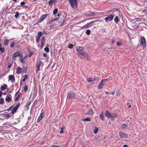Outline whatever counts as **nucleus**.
Masks as SVG:
<instances>
[{
  "label": "nucleus",
  "mask_w": 147,
  "mask_h": 147,
  "mask_svg": "<svg viewBox=\"0 0 147 147\" xmlns=\"http://www.w3.org/2000/svg\"><path fill=\"white\" fill-rule=\"evenodd\" d=\"M75 94L74 92L70 91L68 92L67 96V98L68 99H73L75 98Z\"/></svg>",
  "instance_id": "1"
},
{
  "label": "nucleus",
  "mask_w": 147,
  "mask_h": 147,
  "mask_svg": "<svg viewBox=\"0 0 147 147\" xmlns=\"http://www.w3.org/2000/svg\"><path fill=\"white\" fill-rule=\"evenodd\" d=\"M48 15L49 14H45L42 15L40 17V19L37 21V23H39L42 22L47 18Z\"/></svg>",
  "instance_id": "2"
},
{
  "label": "nucleus",
  "mask_w": 147,
  "mask_h": 147,
  "mask_svg": "<svg viewBox=\"0 0 147 147\" xmlns=\"http://www.w3.org/2000/svg\"><path fill=\"white\" fill-rule=\"evenodd\" d=\"M69 2L71 7L74 8V5H77V0H68Z\"/></svg>",
  "instance_id": "3"
},
{
  "label": "nucleus",
  "mask_w": 147,
  "mask_h": 147,
  "mask_svg": "<svg viewBox=\"0 0 147 147\" xmlns=\"http://www.w3.org/2000/svg\"><path fill=\"white\" fill-rule=\"evenodd\" d=\"M114 16L112 15H108V16L105 18V20L106 22L108 21H111L113 19Z\"/></svg>",
  "instance_id": "4"
},
{
  "label": "nucleus",
  "mask_w": 147,
  "mask_h": 147,
  "mask_svg": "<svg viewBox=\"0 0 147 147\" xmlns=\"http://www.w3.org/2000/svg\"><path fill=\"white\" fill-rule=\"evenodd\" d=\"M141 43L143 46L144 48L146 47V40L144 36L141 37Z\"/></svg>",
  "instance_id": "5"
},
{
  "label": "nucleus",
  "mask_w": 147,
  "mask_h": 147,
  "mask_svg": "<svg viewBox=\"0 0 147 147\" xmlns=\"http://www.w3.org/2000/svg\"><path fill=\"white\" fill-rule=\"evenodd\" d=\"M21 55V54H20V52L19 51H17L14 53L13 55L12 59L13 60L15 61L16 60V57L18 56H19L20 57V55Z\"/></svg>",
  "instance_id": "6"
},
{
  "label": "nucleus",
  "mask_w": 147,
  "mask_h": 147,
  "mask_svg": "<svg viewBox=\"0 0 147 147\" xmlns=\"http://www.w3.org/2000/svg\"><path fill=\"white\" fill-rule=\"evenodd\" d=\"M44 113L43 110H42L41 111V112L40 113V116L38 119L37 122L38 123L40 122V121L44 117Z\"/></svg>",
  "instance_id": "7"
},
{
  "label": "nucleus",
  "mask_w": 147,
  "mask_h": 147,
  "mask_svg": "<svg viewBox=\"0 0 147 147\" xmlns=\"http://www.w3.org/2000/svg\"><path fill=\"white\" fill-rule=\"evenodd\" d=\"M20 103H18L17 105L13 107V109L11 110V113L12 114L14 113L16 111L19 107L20 106Z\"/></svg>",
  "instance_id": "8"
},
{
  "label": "nucleus",
  "mask_w": 147,
  "mask_h": 147,
  "mask_svg": "<svg viewBox=\"0 0 147 147\" xmlns=\"http://www.w3.org/2000/svg\"><path fill=\"white\" fill-rule=\"evenodd\" d=\"M107 79H104L102 80L100 83L99 84L98 86V88L99 89H101L103 88V84H102V83H104V81H107Z\"/></svg>",
  "instance_id": "9"
},
{
  "label": "nucleus",
  "mask_w": 147,
  "mask_h": 147,
  "mask_svg": "<svg viewBox=\"0 0 147 147\" xmlns=\"http://www.w3.org/2000/svg\"><path fill=\"white\" fill-rule=\"evenodd\" d=\"M41 45L40 46L41 48L42 49L45 43V37H42L41 40Z\"/></svg>",
  "instance_id": "10"
},
{
  "label": "nucleus",
  "mask_w": 147,
  "mask_h": 147,
  "mask_svg": "<svg viewBox=\"0 0 147 147\" xmlns=\"http://www.w3.org/2000/svg\"><path fill=\"white\" fill-rule=\"evenodd\" d=\"M99 80V78L97 77L94 78H87V81L88 82H91L94 81L96 80Z\"/></svg>",
  "instance_id": "11"
},
{
  "label": "nucleus",
  "mask_w": 147,
  "mask_h": 147,
  "mask_svg": "<svg viewBox=\"0 0 147 147\" xmlns=\"http://www.w3.org/2000/svg\"><path fill=\"white\" fill-rule=\"evenodd\" d=\"M95 15L96 13L95 12H91V11H90L89 12L85 14V15L88 16H94Z\"/></svg>",
  "instance_id": "12"
},
{
  "label": "nucleus",
  "mask_w": 147,
  "mask_h": 147,
  "mask_svg": "<svg viewBox=\"0 0 147 147\" xmlns=\"http://www.w3.org/2000/svg\"><path fill=\"white\" fill-rule=\"evenodd\" d=\"M119 135L121 138L127 137V134L123 132H120L119 133Z\"/></svg>",
  "instance_id": "13"
},
{
  "label": "nucleus",
  "mask_w": 147,
  "mask_h": 147,
  "mask_svg": "<svg viewBox=\"0 0 147 147\" xmlns=\"http://www.w3.org/2000/svg\"><path fill=\"white\" fill-rule=\"evenodd\" d=\"M94 113L93 110L92 108H90L88 111V112L86 113L85 114L87 115L88 114L93 115Z\"/></svg>",
  "instance_id": "14"
},
{
  "label": "nucleus",
  "mask_w": 147,
  "mask_h": 147,
  "mask_svg": "<svg viewBox=\"0 0 147 147\" xmlns=\"http://www.w3.org/2000/svg\"><path fill=\"white\" fill-rule=\"evenodd\" d=\"M20 58L19 59V61L22 63H25V61L24 60V59L23 57V55H20Z\"/></svg>",
  "instance_id": "15"
},
{
  "label": "nucleus",
  "mask_w": 147,
  "mask_h": 147,
  "mask_svg": "<svg viewBox=\"0 0 147 147\" xmlns=\"http://www.w3.org/2000/svg\"><path fill=\"white\" fill-rule=\"evenodd\" d=\"M22 71L21 68L20 67H18L16 69V73L18 74H20L22 72Z\"/></svg>",
  "instance_id": "16"
},
{
  "label": "nucleus",
  "mask_w": 147,
  "mask_h": 147,
  "mask_svg": "<svg viewBox=\"0 0 147 147\" xmlns=\"http://www.w3.org/2000/svg\"><path fill=\"white\" fill-rule=\"evenodd\" d=\"M117 117V116L116 114L115 113H111V115H110L109 118V119H113L116 118Z\"/></svg>",
  "instance_id": "17"
},
{
  "label": "nucleus",
  "mask_w": 147,
  "mask_h": 147,
  "mask_svg": "<svg viewBox=\"0 0 147 147\" xmlns=\"http://www.w3.org/2000/svg\"><path fill=\"white\" fill-rule=\"evenodd\" d=\"M83 57L84 58L87 60H89L90 59V58L89 57L88 55L86 53H85Z\"/></svg>",
  "instance_id": "18"
},
{
  "label": "nucleus",
  "mask_w": 147,
  "mask_h": 147,
  "mask_svg": "<svg viewBox=\"0 0 147 147\" xmlns=\"http://www.w3.org/2000/svg\"><path fill=\"white\" fill-rule=\"evenodd\" d=\"M9 79L10 80L14 81L15 80V78L13 75H10L9 76Z\"/></svg>",
  "instance_id": "19"
},
{
  "label": "nucleus",
  "mask_w": 147,
  "mask_h": 147,
  "mask_svg": "<svg viewBox=\"0 0 147 147\" xmlns=\"http://www.w3.org/2000/svg\"><path fill=\"white\" fill-rule=\"evenodd\" d=\"M56 1V0H50L49 1V5L51 6L53 3H55Z\"/></svg>",
  "instance_id": "20"
},
{
  "label": "nucleus",
  "mask_w": 147,
  "mask_h": 147,
  "mask_svg": "<svg viewBox=\"0 0 147 147\" xmlns=\"http://www.w3.org/2000/svg\"><path fill=\"white\" fill-rule=\"evenodd\" d=\"M7 40L6 39H5L3 41V44L4 45L7 46L8 45L9 43V41L10 40Z\"/></svg>",
  "instance_id": "21"
},
{
  "label": "nucleus",
  "mask_w": 147,
  "mask_h": 147,
  "mask_svg": "<svg viewBox=\"0 0 147 147\" xmlns=\"http://www.w3.org/2000/svg\"><path fill=\"white\" fill-rule=\"evenodd\" d=\"M7 87V86L6 84H4L3 86H1V89L2 90H3L6 89Z\"/></svg>",
  "instance_id": "22"
},
{
  "label": "nucleus",
  "mask_w": 147,
  "mask_h": 147,
  "mask_svg": "<svg viewBox=\"0 0 147 147\" xmlns=\"http://www.w3.org/2000/svg\"><path fill=\"white\" fill-rule=\"evenodd\" d=\"M83 49V48L82 47L79 46L76 49V50L80 52V51H82Z\"/></svg>",
  "instance_id": "23"
},
{
  "label": "nucleus",
  "mask_w": 147,
  "mask_h": 147,
  "mask_svg": "<svg viewBox=\"0 0 147 147\" xmlns=\"http://www.w3.org/2000/svg\"><path fill=\"white\" fill-rule=\"evenodd\" d=\"M100 119L102 121L104 120V114L103 112H102L100 115Z\"/></svg>",
  "instance_id": "24"
},
{
  "label": "nucleus",
  "mask_w": 147,
  "mask_h": 147,
  "mask_svg": "<svg viewBox=\"0 0 147 147\" xmlns=\"http://www.w3.org/2000/svg\"><path fill=\"white\" fill-rule=\"evenodd\" d=\"M86 53V52L84 51H80V52H78V54L79 55L84 56Z\"/></svg>",
  "instance_id": "25"
},
{
  "label": "nucleus",
  "mask_w": 147,
  "mask_h": 147,
  "mask_svg": "<svg viewBox=\"0 0 147 147\" xmlns=\"http://www.w3.org/2000/svg\"><path fill=\"white\" fill-rule=\"evenodd\" d=\"M111 113H110L108 111H106L105 113V115L109 118V117L111 115Z\"/></svg>",
  "instance_id": "26"
},
{
  "label": "nucleus",
  "mask_w": 147,
  "mask_h": 147,
  "mask_svg": "<svg viewBox=\"0 0 147 147\" xmlns=\"http://www.w3.org/2000/svg\"><path fill=\"white\" fill-rule=\"evenodd\" d=\"M41 64L42 61L41 60L39 61L36 65V66H38L40 67V66L41 65Z\"/></svg>",
  "instance_id": "27"
},
{
  "label": "nucleus",
  "mask_w": 147,
  "mask_h": 147,
  "mask_svg": "<svg viewBox=\"0 0 147 147\" xmlns=\"http://www.w3.org/2000/svg\"><path fill=\"white\" fill-rule=\"evenodd\" d=\"M23 78L22 79V81L24 82H25V80L27 79L28 76L27 75H25L23 76Z\"/></svg>",
  "instance_id": "28"
},
{
  "label": "nucleus",
  "mask_w": 147,
  "mask_h": 147,
  "mask_svg": "<svg viewBox=\"0 0 147 147\" xmlns=\"http://www.w3.org/2000/svg\"><path fill=\"white\" fill-rule=\"evenodd\" d=\"M102 21H103L102 20H95L92 21H91L89 23L90 24H92L93 23H94L95 22H96L97 21L102 22Z\"/></svg>",
  "instance_id": "29"
},
{
  "label": "nucleus",
  "mask_w": 147,
  "mask_h": 147,
  "mask_svg": "<svg viewBox=\"0 0 147 147\" xmlns=\"http://www.w3.org/2000/svg\"><path fill=\"white\" fill-rule=\"evenodd\" d=\"M114 20L115 23L117 24L119 21L118 17L117 16L115 17L114 19Z\"/></svg>",
  "instance_id": "30"
},
{
  "label": "nucleus",
  "mask_w": 147,
  "mask_h": 147,
  "mask_svg": "<svg viewBox=\"0 0 147 147\" xmlns=\"http://www.w3.org/2000/svg\"><path fill=\"white\" fill-rule=\"evenodd\" d=\"M98 131V129L97 127H95L94 130V132L95 134H96Z\"/></svg>",
  "instance_id": "31"
},
{
  "label": "nucleus",
  "mask_w": 147,
  "mask_h": 147,
  "mask_svg": "<svg viewBox=\"0 0 147 147\" xmlns=\"http://www.w3.org/2000/svg\"><path fill=\"white\" fill-rule=\"evenodd\" d=\"M11 100V98L10 97L8 96H7V98L5 99V100L8 102H10Z\"/></svg>",
  "instance_id": "32"
},
{
  "label": "nucleus",
  "mask_w": 147,
  "mask_h": 147,
  "mask_svg": "<svg viewBox=\"0 0 147 147\" xmlns=\"http://www.w3.org/2000/svg\"><path fill=\"white\" fill-rule=\"evenodd\" d=\"M91 120L90 118L89 117L87 118L82 119V120L84 121H91Z\"/></svg>",
  "instance_id": "33"
},
{
  "label": "nucleus",
  "mask_w": 147,
  "mask_h": 147,
  "mask_svg": "<svg viewBox=\"0 0 147 147\" xmlns=\"http://www.w3.org/2000/svg\"><path fill=\"white\" fill-rule=\"evenodd\" d=\"M4 102V100L3 98H0V104H3Z\"/></svg>",
  "instance_id": "34"
},
{
  "label": "nucleus",
  "mask_w": 147,
  "mask_h": 147,
  "mask_svg": "<svg viewBox=\"0 0 147 147\" xmlns=\"http://www.w3.org/2000/svg\"><path fill=\"white\" fill-rule=\"evenodd\" d=\"M58 11V9H54L53 11V13L54 15H55L57 13V11Z\"/></svg>",
  "instance_id": "35"
},
{
  "label": "nucleus",
  "mask_w": 147,
  "mask_h": 147,
  "mask_svg": "<svg viewBox=\"0 0 147 147\" xmlns=\"http://www.w3.org/2000/svg\"><path fill=\"white\" fill-rule=\"evenodd\" d=\"M90 25L89 23H88L86 24L84 26L82 27V28H87Z\"/></svg>",
  "instance_id": "36"
},
{
  "label": "nucleus",
  "mask_w": 147,
  "mask_h": 147,
  "mask_svg": "<svg viewBox=\"0 0 147 147\" xmlns=\"http://www.w3.org/2000/svg\"><path fill=\"white\" fill-rule=\"evenodd\" d=\"M86 32L87 34L89 35L90 34L91 31L89 30H88L86 31Z\"/></svg>",
  "instance_id": "37"
},
{
  "label": "nucleus",
  "mask_w": 147,
  "mask_h": 147,
  "mask_svg": "<svg viewBox=\"0 0 147 147\" xmlns=\"http://www.w3.org/2000/svg\"><path fill=\"white\" fill-rule=\"evenodd\" d=\"M42 35V32H39L38 33V37L40 38Z\"/></svg>",
  "instance_id": "38"
},
{
  "label": "nucleus",
  "mask_w": 147,
  "mask_h": 147,
  "mask_svg": "<svg viewBox=\"0 0 147 147\" xmlns=\"http://www.w3.org/2000/svg\"><path fill=\"white\" fill-rule=\"evenodd\" d=\"M29 51L30 52V54L28 55V56L30 57L33 54L34 52L33 51H30L29 50Z\"/></svg>",
  "instance_id": "39"
},
{
  "label": "nucleus",
  "mask_w": 147,
  "mask_h": 147,
  "mask_svg": "<svg viewBox=\"0 0 147 147\" xmlns=\"http://www.w3.org/2000/svg\"><path fill=\"white\" fill-rule=\"evenodd\" d=\"M31 102L30 101H28L26 104V106L28 108L29 106L31 104Z\"/></svg>",
  "instance_id": "40"
},
{
  "label": "nucleus",
  "mask_w": 147,
  "mask_h": 147,
  "mask_svg": "<svg viewBox=\"0 0 147 147\" xmlns=\"http://www.w3.org/2000/svg\"><path fill=\"white\" fill-rule=\"evenodd\" d=\"M127 127V125L125 124H123L121 125L122 129H126Z\"/></svg>",
  "instance_id": "41"
},
{
  "label": "nucleus",
  "mask_w": 147,
  "mask_h": 147,
  "mask_svg": "<svg viewBox=\"0 0 147 147\" xmlns=\"http://www.w3.org/2000/svg\"><path fill=\"white\" fill-rule=\"evenodd\" d=\"M19 13L18 12H16V14L15 16V18H17L19 16Z\"/></svg>",
  "instance_id": "42"
},
{
  "label": "nucleus",
  "mask_w": 147,
  "mask_h": 147,
  "mask_svg": "<svg viewBox=\"0 0 147 147\" xmlns=\"http://www.w3.org/2000/svg\"><path fill=\"white\" fill-rule=\"evenodd\" d=\"M74 47V45L72 44H69L68 47V48H69L70 49H72Z\"/></svg>",
  "instance_id": "43"
},
{
  "label": "nucleus",
  "mask_w": 147,
  "mask_h": 147,
  "mask_svg": "<svg viewBox=\"0 0 147 147\" xmlns=\"http://www.w3.org/2000/svg\"><path fill=\"white\" fill-rule=\"evenodd\" d=\"M5 51V49L3 47L0 48V51L1 53Z\"/></svg>",
  "instance_id": "44"
},
{
  "label": "nucleus",
  "mask_w": 147,
  "mask_h": 147,
  "mask_svg": "<svg viewBox=\"0 0 147 147\" xmlns=\"http://www.w3.org/2000/svg\"><path fill=\"white\" fill-rule=\"evenodd\" d=\"M44 50L45 51H46L47 52H49V49L48 47H45L44 49Z\"/></svg>",
  "instance_id": "45"
},
{
  "label": "nucleus",
  "mask_w": 147,
  "mask_h": 147,
  "mask_svg": "<svg viewBox=\"0 0 147 147\" xmlns=\"http://www.w3.org/2000/svg\"><path fill=\"white\" fill-rule=\"evenodd\" d=\"M15 46V43L14 42H12L10 45V47L11 48H12Z\"/></svg>",
  "instance_id": "46"
},
{
  "label": "nucleus",
  "mask_w": 147,
  "mask_h": 147,
  "mask_svg": "<svg viewBox=\"0 0 147 147\" xmlns=\"http://www.w3.org/2000/svg\"><path fill=\"white\" fill-rule=\"evenodd\" d=\"M36 72L37 73L38 71H39L40 70V67L38 66H36Z\"/></svg>",
  "instance_id": "47"
},
{
  "label": "nucleus",
  "mask_w": 147,
  "mask_h": 147,
  "mask_svg": "<svg viewBox=\"0 0 147 147\" xmlns=\"http://www.w3.org/2000/svg\"><path fill=\"white\" fill-rule=\"evenodd\" d=\"M40 38L37 37V38L36 39V41L37 43H38L40 41Z\"/></svg>",
  "instance_id": "48"
},
{
  "label": "nucleus",
  "mask_w": 147,
  "mask_h": 147,
  "mask_svg": "<svg viewBox=\"0 0 147 147\" xmlns=\"http://www.w3.org/2000/svg\"><path fill=\"white\" fill-rule=\"evenodd\" d=\"M12 108H13V106H11L8 109H7V110L8 111H10L12 109Z\"/></svg>",
  "instance_id": "49"
},
{
  "label": "nucleus",
  "mask_w": 147,
  "mask_h": 147,
  "mask_svg": "<svg viewBox=\"0 0 147 147\" xmlns=\"http://www.w3.org/2000/svg\"><path fill=\"white\" fill-rule=\"evenodd\" d=\"M20 96V95H18L15 98V101H17Z\"/></svg>",
  "instance_id": "50"
},
{
  "label": "nucleus",
  "mask_w": 147,
  "mask_h": 147,
  "mask_svg": "<svg viewBox=\"0 0 147 147\" xmlns=\"http://www.w3.org/2000/svg\"><path fill=\"white\" fill-rule=\"evenodd\" d=\"M28 89V88L27 86H26L24 87V90L25 92Z\"/></svg>",
  "instance_id": "51"
},
{
  "label": "nucleus",
  "mask_w": 147,
  "mask_h": 147,
  "mask_svg": "<svg viewBox=\"0 0 147 147\" xmlns=\"http://www.w3.org/2000/svg\"><path fill=\"white\" fill-rule=\"evenodd\" d=\"M121 42H117V45L118 46H121Z\"/></svg>",
  "instance_id": "52"
},
{
  "label": "nucleus",
  "mask_w": 147,
  "mask_h": 147,
  "mask_svg": "<svg viewBox=\"0 0 147 147\" xmlns=\"http://www.w3.org/2000/svg\"><path fill=\"white\" fill-rule=\"evenodd\" d=\"M25 3L24 1H22L21 2L20 4L22 6H23L25 5Z\"/></svg>",
  "instance_id": "53"
},
{
  "label": "nucleus",
  "mask_w": 147,
  "mask_h": 147,
  "mask_svg": "<svg viewBox=\"0 0 147 147\" xmlns=\"http://www.w3.org/2000/svg\"><path fill=\"white\" fill-rule=\"evenodd\" d=\"M5 117H9V114H5L4 115Z\"/></svg>",
  "instance_id": "54"
},
{
  "label": "nucleus",
  "mask_w": 147,
  "mask_h": 147,
  "mask_svg": "<svg viewBox=\"0 0 147 147\" xmlns=\"http://www.w3.org/2000/svg\"><path fill=\"white\" fill-rule=\"evenodd\" d=\"M50 147H61V146H56L55 145H52Z\"/></svg>",
  "instance_id": "55"
},
{
  "label": "nucleus",
  "mask_w": 147,
  "mask_h": 147,
  "mask_svg": "<svg viewBox=\"0 0 147 147\" xmlns=\"http://www.w3.org/2000/svg\"><path fill=\"white\" fill-rule=\"evenodd\" d=\"M58 18H54L53 19V21H57L58 20Z\"/></svg>",
  "instance_id": "56"
},
{
  "label": "nucleus",
  "mask_w": 147,
  "mask_h": 147,
  "mask_svg": "<svg viewBox=\"0 0 147 147\" xmlns=\"http://www.w3.org/2000/svg\"><path fill=\"white\" fill-rule=\"evenodd\" d=\"M43 56L44 57H46L47 56V55L46 54L44 53L43 54Z\"/></svg>",
  "instance_id": "57"
},
{
  "label": "nucleus",
  "mask_w": 147,
  "mask_h": 147,
  "mask_svg": "<svg viewBox=\"0 0 147 147\" xmlns=\"http://www.w3.org/2000/svg\"><path fill=\"white\" fill-rule=\"evenodd\" d=\"M11 67V64H9L8 66V68H10Z\"/></svg>",
  "instance_id": "58"
},
{
  "label": "nucleus",
  "mask_w": 147,
  "mask_h": 147,
  "mask_svg": "<svg viewBox=\"0 0 147 147\" xmlns=\"http://www.w3.org/2000/svg\"><path fill=\"white\" fill-rule=\"evenodd\" d=\"M105 93L106 94H110V93L109 92H107V91H105Z\"/></svg>",
  "instance_id": "59"
},
{
  "label": "nucleus",
  "mask_w": 147,
  "mask_h": 147,
  "mask_svg": "<svg viewBox=\"0 0 147 147\" xmlns=\"http://www.w3.org/2000/svg\"><path fill=\"white\" fill-rule=\"evenodd\" d=\"M2 93V92L0 90V97H1L2 95V94H1Z\"/></svg>",
  "instance_id": "60"
},
{
  "label": "nucleus",
  "mask_w": 147,
  "mask_h": 147,
  "mask_svg": "<svg viewBox=\"0 0 147 147\" xmlns=\"http://www.w3.org/2000/svg\"><path fill=\"white\" fill-rule=\"evenodd\" d=\"M115 42V41L113 39L112 40V44H113Z\"/></svg>",
  "instance_id": "61"
},
{
  "label": "nucleus",
  "mask_w": 147,
  "mask_h": 147,
  "mask_svg": "<svg viewBox=\"0 0 147 147\" xmlns=\"http://www.w3.org/2000/svg\"><path fill=\"white\" fill-rule=\"evenodd\" d=\"M123 147H128V146L127 145H124L123 146Z\"/></svg>",
  "instance_id": "62"
},
{
  "label": "nucleus",
  "mask_w": 147,
  "mask_h": 147,
  "mask_svg": "<svg viewBox=\"0 0 147 147\" xmlns=\"http://www.w3.org/2000/svg\"><path fill=\"white\" fill-rule=\"evenodd\" d=\"M9 59V57L8 56H7L6 57V60L8 61Z\"/></svg>",
  "instance_id": "63"
},
{
  "label": "nucleus",
  "mask_w": 147,
  "mask_h": 147,
  "mask_svg": "<svg viewBox=\"0 0 147 147\" xmlns=\"http://www.w3.org/2000/svg\"><path fill=\"white\" fill-rule=\"evenodd\" d=\"M115 92L114 91H113L112 93H111V94L113 95H114V94H115Z\"/></svg>",
  "instance_id": "64"
}]
</instances>
